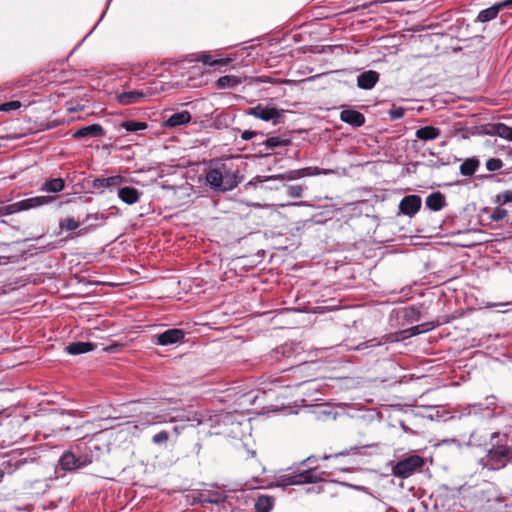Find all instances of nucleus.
Wrapping results in <instances>:
<instances>
[{
    "label": "nucleus",
    "mask_w": 512,
    "mask_h": 512,
    "mask_svg": "<svg viewBox=\"0 0 512 512\" xmlns=\"http://www.w3.org/2000/svg\"><path fill=\"white\" fill-rule=\"evenodd\" d=\"M206 184L216 191H230L238 181V171L227 163H215L206 172Z\"/></svg>",
    "instance_id": "f257e3e1"
},
{
    "label": "nucleus",
    "mask_w": 512,
    "mask_h": 512,
    "mask_svg": "<svg viewBox=\"0 0 512 512\" xmlns=\"http://www.w3.org/2000/svg\"><path fill=\"white\" fill-rule=\"evenodd\" d=\"M53 200L54 197L52 196H36L32 198H27L3 207L2 213L8 215L18 213L21 211L35 209L43 205L49 204Z\"/></svg>",
    "instance_id": "f03ea898"
},
{
    "label": "nucleus",
    "mask_w": 512,
    "mask_h": 512,
    "mask_svg": "<svg viewBox=\"0 0 512 512\" xmlns=\"http://www.w3.org/2000/svg\"><path fill=\"white\" fill-rule=\"evenodd\" d=\"M424 459L418 455H411L404 460L396 463L392 468V473L396 477L408 478L416 470L424 465Z\"/></svg>",
    "instance_id": "7ed1b4c3"
},
{
    "label": "nucleus",
    "mask_w": 512,
    "mask_h": 512,
    "mask_svg": "<svg viewBox=\"0 0 512 512\" xmlns=\"http://www.w3.org/2000/svg\"><path fill=\"white\" fill-rule=\"evenodd\" d=\"M322 172L318 168H303L297 170H291L284 174L272 175L268 177L257 176L254 180L257 183H263L269 180H295L305 176L319 175Z\"/></svg>",
    "instance_id": "20e7f679"
},
{
    "label": "nucleus",
    "mask_w": 512,
    "mask_h": 512,
    "mask_svg": "<svg viewBox=\"0 0 512 512\" xmlns=\"http://www.w3.org/2000/svg\"><path fill=\"white\" fill-rule=\"evenodd\" d=\"M317 481V477L310 471H304L295 475H283L278 478L276 486L286 487L290 485H300L304 483H313Z\"/></svg>",
    "instance_id": "39448f33"
},
{
    "label": "nucleus",
    "mask_w": 512,
    "mask_h": 512,
    "mask_svg": "<svg viewBox=\"0 0 512 512\" xmlns=\"http://www.w3.org/2000/svg\"><path fill=\"white\" fill-rule=\"evenodd\" d=\"M247 114L264 121H273L274 124H277L281 117V112L275 107L262 105L249 108Z\"/></svg>",
    "instance_id": "423d86ee"
},
{
    "label": "nucleus",
    "mask_w": 512,
    "mask_h": 512,
    "mask_svg": "<svg viewBox=\"0 0 512 512\" xmlns=\"http://www.w3.org/2000/svg\"><path fill=\"white\" fill-rule=\"evenodd\" d=\"M420 207L421 198L417 195L405 196L399 204L400 212L408 216L415 215L419 211Z\"/></svg>",
    "instance_id": "0eeeda50"
},
{
    "label": "nucleus",
    "mask_w": 512,
    "mask_h": 512,
    "mask_svg": "<svg viewBox=\"0 0 512 512\" xmlns=\"http://www.w3.org/2000/svg\"><path fill=\"white\" fill-rule=\"evenodd\" d=\"M184 338V332L180 329H168L156 336L155 343L166 346L181 342Z\"/></svg>",
    "instance_id": "6e6552de"
},
{
    "label": "nucleus",
    "mask_w": 512,
    "mask_h": 512,
    "mask_svg": "<svg viewBox=\"0 0 512 512\" xmlns=\"http://www.w3.org/2000/svg\"><path fill=\"white\" fill-rule=\"evenodd\" d=\"M512 6V0H505V1H502V2H499L485 10H482L479 14H478V17L477 19L480 21V22H487V21H490L492 19H494L499 11L503 8H508V7H511Z\"/></svg>",
    "instance_id": "1a4fd4ad"
},
{
    "label": "nucleus",
    "mask_w": 512,
    "mask_h": 512,
    "mask_svg": "<svg viewBox=\"0 0 512 512\" xmlns=\"http://www.w3.org/2000/svg\"><path fill=\"white\" fill-rule=\"evenodd\" d=\"M146 96V92L133 90L117 94L116 99L122 105H130L134 103H139L144 98H146Z\"/></svg>",
    "instance_id": "9d476101"
},
{
    "label": "nucleus",
    "mask_w": 512,
    "mask_h": 512,
    "mask_svg": "<svg viewBox=\"0 0 512 512\" xmlns=\"http://www.w3.org/2000/svg\"><path fill=\"white\" fill-rule=\"evenodd\" d=\"M340 119L343 122L348 123L354 127H360L365 122L364 115L362 113H360L356 110H352V109H345V110L341 111Z\"/></svg>",
    "instance_id": "9b49d317"
},
{
    "label": "nucleus",
    "mask_w": 512,
    "mask_h": 512,
    "mask_svg": "<svg viewBox=\"0 0 512 512\" xmlns=\"http://www.w3.org/2000/svg\"><path fill=\"white\" fill-rule=\"evenodd\" d=\"M176 420H182V421H195L197 420L198 421V424H201V420L198 419L196 417V415H194L193 417H189V416H185V415H178L176 417H171L169 419H166L164 417H162L161 415H158V414H155L152 416L151 419H148L146 420L145 422L142 423V426H148V425H153V424H156V423H166V422H175Z\"/></svg>",
    "instance_id": "f8f14e48"
},
{
    "label": "nucleus",
    "mask_w": 512,
    "mask_h": 512,
    "mask_svg": "<svg viewBox=\"0 0 512 512\" xmlns=\"http://www.w3.org/2000/svg\"><path fill=\"white\" fill-rule=\"evenodd\" d=\"M141 192L133 187H122L118 190V197L126 204L132 205L139 201Z\"/></svg>",
    "instance_id": "ddd939ff"
},
{
    "label": "nucleus",
    "mask_w": 512,
    "mask_h": 512,
    "mask_svg": "<svg viewBox=\"0 0 512 512\" xmlns=\"http://www.w3.org/2000/svg\"><path fill=\"white\" fill-rule=\"evenodd\" d=\"M379 79V75L376 71H366L360 74L357 78V84L362 89H371L375 86Z\"/></svg>",
    "instance_id": "4468645a"
},
{
    "label": "nucleus",
    "mask_w": 512,
    "mask_h": 512,
    "mask_svg": "<svg viewBox=\"0 0 512 512\" xmlns=\"http://www.w3.org/2000/svg\"><path fill=\"white\" fill-rule=\"evenodd\" d=\"M191 120V114L188 111H181L171 115L164 122L165 127H177L189 123Z\"/></svg>",
    "instance_id": "2eb2a0df"
},
{
    "label": "nucleus",
    "mask_w": 512,
    "mask_h": 512,
    "mask_svg": "<svg viewBox=\"0 0 512 512\" xmlns=\"http://www.w3.org/2000/svg\"><path fill=\"white\" fill-rule=\"evenodd\" d=\"M441 134L440 129L434 127V126H425L422 128H419L415 135L417 139L421 141H431L437 139Z\"/></svg>",
    "instance_id": "dca6fc26"
},
{
    "label": "nucleus",
    "mask_w": 512,
    "mask_h": 512,
    "mask_svg": "<svg viewBox=\"0 0 512 512\" xmlns=\"http://www.w3.org/2000/svg\"><path fill=\"white\" fill-rule=\"evenodd\" d=\"M103 128L99 124H93L86 127H82L78 129L74 134V138H81V137H101L103 136Z\"/></svg>",
    "instance_id": "f3484780"
},
{
    "label": "nucleus",
    "mask_w": 512,
    "mask_h": 512,
    "mask_svg": "<svg viewBox=\"0 0 512 512\" xmlns=\"http://www.w3.org/2000/svg\"><path fill=\"white\" fill-rule=\"evenodd\" d=\"M125 182V178L121 175H114L106 178H98L94 181V187L105 188L119 186Z\"/></svg>",
    "instance_id": "a211bd4d"
},
{
    "label": "nucleus",
    "mask_w": 512,
    "mask_h": 512,
    "mask_svg": "<svg viewBox=\"0 0 512 512\" xmlns=\"http://www.w3.org/2000/svg\"><path fill=\"white\" fill-rule=\"evenodd\" d=\"M95 345L90 342H75L66 347V351L71 355H79L90 352L94 349Z\"/></svg>",
    "instance_id": "6ab92c4d"
},
{
    "label": "nucleus",
    "mask_w": 512,
    "mask_h": 512,
    "mask_svg": "<svg viewBox=\"0 0 512 512\" xmlns=\"http://www.w3.org/2000/svg\"><path fill=\"white\" fill-rule=\"evenodd\" d=\"M241 78L235 75H226L220 77L216 81V86L219 89H225V88H233L239 84H241Z\"/></svg>",
    "instance_id": "aec40b11"
},
{
    "label": "nucleus",
    "mask_w": 512,
    "mask_h": 512,
    "mask_svg": "<svg viewBox=\"0 0 512 512\" xmlns=\"http://www.w3.org/2000/svg\"><path fill=\"white\" fill-rule=\"evenodd\" d=\"M444 204L445 199L441 193H433L426 198V206L433 211L441 210Z\"/></svg>",
    "instance_id": "412c9836"
},
{
    "label": "nucleus",
    "mask_w": 512,
    "mask_h": 512,
    "mask_svg": "<svg viewBox=\"0 0 512 512\" xmlns=\"http://www.w3.org/2000/svg\"><path fill=\"white\" fill-rule=\"evenodd\" d=\"M64 181L61 178H54L51 179L43 184L41 187L42 191L50 192V193H57L64 189Z\"/></svg>",
    "instance_id": "4be33fe9"
},
{
    "label": "nucleus",
    "mask_w": 512,
    "mask_h": 512,
    "mask_svg": "<svg viewBox=\"0 0 512 512\" xmlns=\"http://www.w3.org/2000/svg\"><path fill=\"white\" fill-rule=\"evenodd\" d=\"M478 166H479V161L477 159H475V158L466 159L460 165V173L464 176H471L476 172Z\"/></svg>",
    "instance_id": "5701e85b"
},
{
    "label": "nucleus",
    "mask_w": 512,
    "mask_h": 512,
    "mask_svg": "<svg viewBox=\"0 0 512 512\" xmlns=\"http://www.w3.org/2000/svg\"><path fill=\"white\" fill-rule=\"evenodd\" d=\"M60 465H61L62 469L67 470V471L73 470V469L79 467L78 459L71 452H67V453L63 454V456L60 459Z\"/></svg>",
    "instance_id": "b1692460"
},
{
    "label": "nucleus",
    "mask_w": 512,
    "mask_h": 512,
    "mask_svg": "<svg viewBox=\"0 0 512 512\" xmlns=\"http://www.w3.org/2000/svg\"><path fill=\"white\" fill-rule=\"evenodd\" d=\"M273 506V498L270 496H259L255 502L256 512H270Z\"/></svg>",
    "instance_id": "393cba45"
},
{
    "label": "nucleus",
    "mask_w": 512,
    "mask_h": 512,
    "mask_svg": "<svg viewBox=\"0 0 512 512\" xmlns=\"http://www.w3.org/2000/svg\"><path fill=\"white\" fill-rule=\"evenodd\" d=\"M197 60L209 66L227 65L232 62V58L213 59L208 53L200 55Z\"/></svg>",
    "instance_id": "a878e982"
},
{
    "label": "nucleus",
    "mask_w": 512,
    "mask_h": 512,
    "mask_svg": "<svg viewBox=\"0 0 512 512\" xmlns=\"http://www.w3.org/2000/svg\"><path fill=\"white\" fill-rule=\"evenodd\" d=\"M122 127L128 132H136L147 128V124L144 122L126 121L122 123Z\"/></svg>",
    "instance_id": "bb28decb"
},
{
    "label": "nucleus",
    "mask_w": 512,
    "mask_h": 512,
    "mask_svg": "<svg viewBox=\"0 0 512 512\" xmlns=\"http://www.w3.org/2000/svg\"><path fill=\"white\" fill-rule=\"evenodd\" d=\"M496 133L503 139L512 141V128L505 125L499 124L496 128Z\"/></svg>",
    "instance_id": "cd10ccee"
},
{
    "label": "nucleus",
    "mask_w": 512,
    "mask_h": 512,
    "mask_svg": "<svg viewBox=\"0 0 512 512\" xmlns=\"http://www.w3.org/2000/svg\"><path fill=\"white\" fill-rule=\"evenodd\" d=\"M59 225L62 230L67 231H73L79 227V223L75 221L73 218H66L61 220Z\"/></svg>",
    "instance_id": "c85d7f7f"
},
{
    "label": "nucleus",
    "mask_w": 512,
    "mask_h": 512,
    "mask_svg": "<svg viewBox=\"0 0 512 512\" xmlns=\"http://www.w3.org/2000/svg\"><path fill=\"white\" fill-rule=\"evenodd\" d=\"M169 440V433L166 430H162L152 437V442L155 445H162Z\"/></svg>",
    "instance_id": "c756f323"
},
{
    "label": "nucleus",
    "mask_w": 512,
    "mask_h": 512,
    "mask_svg": "<svg viewBox=\"0 0 512 512\" xmlns=\"http://www.w3.org/2000/svg\"><path fill=\"white\" fill-rule=\"evenodd\" d=\"M288 141L284 139H280L279 137H271L268 138L265 142L267 148L273 149L278 146H284L287 145Z\"/></svg>",
    "instance_id": "7c9ffc66"
},
{
    "label": "nucleus",
    "mask_w": 512,
    "mask_h": 512,
    "mask_svg": "<svg viewBox=\"0 0 512 512\" xmlns=\"http://www.w3.org/2000/svg\"><path fill=\"white\" fill-rule=\"evenodd\" d=\"M20 107H21V102L17 101V100H14V101H10V102H6L4 104H1L0 105V111L10 112V111H13V110H17Z\"/></svg>",
    "instance_id": "2f4dec72"
},
{
    "label": "nucleus",
    "mask_w": 512,
    "mask_h": 512,
    "mask_svg": "<svg viewBox=\"0 0 512 512\" xmlns=\"http://www.w3.org/2000/svg\"><path fill=\"white\" fill-rule=\"evenodd\" d=\"M502 166H503V163L498 158H490L486 162V168L489 171H497V170L501 169Z\"/></svg>",
    "instance_id": "473e14b6"
},
{
    "label": "nucleus",
    "mask_w": 512,
    "mask_h": 512,
    "mask_svg": "<svg viewBox=\"0 0 512 512\" xmlns=\"http://www.w3.org/2000/svg\"><path fill=\"white\" fill-rule=\"evenodd\" d=\"M496 202L504 205L509 202H512V191H504L497 195Z\"/></svg>",
    "instance_id": "72a5a7b5"
},
{
    "label": "nucleus",
    "mask_w": 512,
    "mask_h": 512,
    "mask_svg": "<svg viewBox=\"0 0 512 512\" xmlns=\"http://www.w3.org/2000/svg\"><path fill=\"white\" fill-rule=\"evenodd\" d=\"M303 188L300 185H292L287 188V194L290 197L299 198L302 196Z\"/></svg>",
    "instance_id": "f704fd0d"
},
{
    "label": "nucleus",
    "mask_w": 512,
    "mask_h": 512,
    "mask_svg": "<svg viewBox=\"0 0 512 512\" xmlns=\"http://www.w3.org/2000/svg\"><path fill=\"white\" fill-rule=\"evenodd\" d=\"M507 216V211L503 208H495L494 211L492 212L490 218L493 220V221H500L502 219H504L505 217Z\"/></svg>",
    "instance_id": "c9c22d12"
},
{
    "label": "nucleus",
    "mask_w": 512,
    "mask_h": 512,
    "mask_svg": "<svg viewBox=\"0 0 512 512\" xmlns=\"http://www.w3.org/2000/svg\"><path fill=\"white\" fill-rule=\"evenodd\" d=\"M405 110L401 107L395 108L389 111V115L392 119H400L404 116Z\"/></svg>",
    "instance_id": "e433bc0d"
},
{
    "label": "nucleus",
    "mask_w": 512,
    "mask_h": 512,
    "mask_svg": "<svg viewBox=\"0 0 512 512\" xmlns=\"http://www.w3.org/2000/svg\"><path fill=\"white\" fill-rule=\"evenodd\" d=\"M255 135H256V132H254V131H248V130H247V131H244V132L242 133V138H243L244 140H250V139H252Z\"/></svg>",
    "instance_id": "4c0bfd02"
},
{
    "label": "nucleus",
    "mask_w": 512,
    "mask_h": 512,
    "mask_svg": "<svg viewBox=\"0 0 512 512\" xmlns=\"http://www.w3.org/2000/svg\"><path fill=\"white\" fill-rule=\"evenodd\" d=\"M184 427L183 426H174L173 427V432L175 433L176 436L180 435L183 431Z\"/></svg>",
    "instance_id": "58836bf2"
},
{
    "label": "nucleus",
    "mask_w": 512,
    "mask_h": 512,
    "mask_svg": "<svg viewBox=\"0 0 512 512\" xmlns=\"http://www.w3.org/2000/svg\"><path fill=\"white\" fill-rule=\"evenodd\" d=\"M410 330H411V332H412V333H411V335H415V334H417V333H419V332H420V331H419V327H413V328H411Z\"/></svg>",
    "instance_id": "ea45409f"
},
{
    "label": "nucleus",
    "mask_w": 512,
    "mask_h": 512,
    "mask_svg": "<svg viewBox=\"0 0 512 512\" xmlns=\"http://www.w3.org/2000/svg\"><path fill=\"white\" fill-rule=\"evenodd\" d=\"M128 429H133L134 430L133 433H135L138 430V426L137 425H132V426L129 425Z\"/></svg>",
    "instance_id": "a19ab883"
},
{
    "label": "nucleus",
    "mask_w": 512,
    "mask_h": 512,
    "mask_svg": "<svg viewBox=\"0 0 512 512\" xmlns=\"http://www.w3.org/2000/svg\"><path fill=\"white\" fill-rule=\"evenodd\" d=\"M291 205H294V206H305L306 204L303 203V202H297V203H292Z\"/></svg>",
    "instance_id": "79ce46f5"
}]
</instances>
